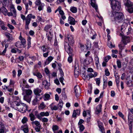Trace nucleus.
<instances>
[{
	"mask_svg": "<svg viewBox=\"0 0 133 133\" xmlns=\"http://www.w3.org/2000/svg\"><path fill=\"white\" fill-rule=\"evenodd\" d=\"M14 104L15 105H12V107L20 112L24 113L27 110V106L23 103L16 101L14 102Z\"/></svg>",
	"mask_w": 133,
	"mask_h": 133,
	"instance_id": "obj_1",
	"label": "nucleus"
},
{
	"mask_svg": "<svg viewBox=\"0 0 133 133\" xmlns=\"http://www.w3.org/2000/svg\"><path fill=\"white\" fill-rule=\"evenodd\" d=\"M111 17L116 23H123L124 20V15L121 12H112Z\"/></svg>",
	"mask_w": 133,
	"mask_h": 133,
	"instance_id": "obj_2",
	"label": "nucleus"
},
{
	"mask_svg": "<svg viewBox=\"0 0 133 133\" xmlns=\"http://www.w3.org/2000/svg\"><path fill=\"white\" fill-rule=\"evenodd\" d=\"M111 2V7L113 10L116 12L117 11H119L121 8L120 4L118 1L116 0H110Z\"/></svg>",
	"mask_w": 133,
	"mask_h": 133,
	"instance_id": "obj_3",
	"label": "nucleus"
},
{
	"mask_svg": "<svg viewBox=\"0 0 133 133\" xmlns=\"http://www.w3.org/2000/svg\"><path fill=\"white\" fill-rule=\"evenodd\" d=\"M124 5L127 8L128 11L130 14L133 13V2L130 0H125L124 1Z\"/></svg>",
	"mask_w": 133,
	"mask_h": 133,
	"instance_id": "obj_4",
	"label": "nucleus"
},
{
	"mask_svg": "<svg viewBox=\"0 0 133 133\" xmlns=\"http://www.w3.org/2000/svg\"><path fill=\"white\" fill-rule=\"evenodd\" d=\"M21 18L23 21H25V22L30 23L31 18L34 19L35 18V15H32V14H30L27 16L26 18L25 16L22 14H21Z\"/></svg>",
	"mask_w": 133,
	"mask_h": 133,
	"instance_id": "obj_5",
	"label": "nucleus"
},
{
	"mask_svg": "<svg viewBox=\"0 0 133 133\" xmlns=\"http://www.w3.org/2000/svg\"><path fill=\"white\" fill-rule=\"evenodd\" d=\"M69 43L67 42H64V48L65 51L67 52L69 55L71 54L72 50L70 46Z\"/></svg>",
	"mask_w": 133,
	"mask_h": 133,
	"instance_id": "obj_6",
	"label": "nucleus"
},
{
	"mask_svg": "<svg viewBox=\"0 0 133 133\" xmlns=\"http://www.w3.org/2000/svg\"><path fill=\"white\" fill-rule=\"evenodd\" d=\"M122 41L125 45H127L130 41V37L128 36H122Z\"/></svg>",
	"mask_w": 133,
	"mask_h": 133,
	"instance_id": "obj_7",
	"label": "nucleus"
},
{
	"mask_svg": "<svg viewBox=\"0 0 133 133\" xmlns=\"http://www.w3.org/2000/svg\"><path fill=\"white\" fill-rule=\"evenodd\" d=\"M74 92L75 93V95L77 97H78L80 95L81 90L79 87L78 88L77 86H75L74 88Z\"/></svg>",
	"mask_w": 133,
	"mask_h": 133,
	"instance_id": "obj_8",
	"label": "nucleus"
},
{
	"mask_svg": "<svg viewBox=\"0 0 133 133\" xmlns=\"http://www.w3.org/2000/svg\"><path fill=\"white\" fill-rule=\"evenodd\" d=\"M33 92L36 97H37L38 96H41L40 94L42 92V90L39 88H37L34 89Z\"/></svg>",
	"mask_w": 133,
	"mask_h": 133,
	"instance_id": "obj_9",
	"label": "nucleus"
},
{
	"mask_svg": "<svg viewBox=\"0 0 133 133\" xmlns=\"http://www.w3.org/2000/svg\"><path fill=\"white\" fill-rule=\"evenodd\" d=\"M67 38L68 40V43L70 44H73L74 42L73 36L70 35H68L67 37Z\"/></svg>",
	"mask_w": 133,
	"mask_h": 133,
	"instance_id": "obj_10",
	"label": "nucleus"
},
{
	"mask_svg": "<svg viewBox=\"0 0 133 133\" xmlns=\"http://www.w3.org/2000/svg\"><path fill=\"white\" fill-rule=\"evenodd\" d=\"M31 98L32 96L31 95H25L23 96L24 100L29 103H30Z\"/></svg>",
	"mask_w": 133,
	"mask_h": 133,
	"instance_id": "obj_11",
	"label": "nucleus"
},
{
	"mask_svg": "<svg viewBox=\"0 0 133 133\" xmlns=\"http://www.w3.org/2000/svg\"><path fill=\"white\" fill-rule=\"evenodd\" d=\"M68 21L70 24L74 25L75 24L76 21L74 18L71 16L69 17Z\"/></svg>",
	"mask_w": 133,
	"mask_h": 133,
	"instance_id": "obj_12",
	"label": "nucleus"
},
{
	"mask_svg": "<svg viewBox=\"0 0 133 133\" xmlns=\"http://www.w3.org/2000/svg\"><path fill=\"white\" fill-rule=\"evenodd\" d=\"M52 25L50 24H47L44 27V30L47 32L48 31L52 30Z\"/></svg>",
	"mask_w": 133,
	"mask_h": 133,
	"instance_id": "obj_13",
	"label": "nucleus"
},
{
	"mask_svg": "<svg viewBox=\"0 0 133 133\" xmlns=\"http://www.w3.org/2000/svg\"><path fill=\"white\" fill-rule=\"evenodd\" d=\"M10 10L11 12H12L14 17H16L17 16V14L16 10L14 6H12L11 7Z\"/></svg>",
	"mask_w": 133,
	"mask_h": 133,
	"instance_id": "obj_14",
	"label": "nucleus"
},
{
	"mask_svg": "<svg viewBox=\"0 0 133 133\" xmlns=\"http://www.w3.org/2000/svg\"><path fill=\"white\" fill-rule=\"evenodd\" d=\"M49 115V113L48 111L42 112L40 113V116L41 117V118L39 119L41 120L42 119V117L44 116H48Z\"/></svg>",
	"mask_w": 133,
	"mask_h": 133,
	"instance_id": "obj_15",
	"label": "nucleus"
},
{
	"mask_svg": "<svg viewBox=\"0 0 133 133\" xmlns=\"http://www.w3.org/2000/svg\"><path fill=\"white\" fill-rule=\"evenodd\" d=\"M80 113V111L79 110L77 109L76 110H74L73 111L72 115V117L75 118L76 117L77 115H79Z\"/></svg>",
	"mask_w": 133,
	"mask_h": 133,
	"instance_id": "obj_16",
	"label": "nucleus"
},
{
	"mask_svg": "<svg viewBox=\"0 0 133 133\" xmlns=\"http://www.w3.org/2000/svg\"><path fill=\"white\" fill-rule=\"evenodd\" d=\"M19 39L21 41L20 42L22 44L23 46L24 47V45L26 43V41L25 39L22 37L21 33H20Z\"/></svg>",
	"mask_w": 133,
	"mask_h": 133,
	"instance_id": "obj_17",
	"label": "nucleus"
},
{
	"mask_svg": "<svg viewBox=\"0 0 133 133\" xmlns=\"http://www.w3.org/2000/svg\"><path fill=\"white\" fill-rule=\"evenodd\" d=\"M91 5L95 8L96 11L98 12V8L97 5L95 4V0H90Z\"/></svg>",
	"mask_w": 133,
	"mask_h": 133,
	"instance_id": "obj_18",
	"label": "nucleus"
},
{
	"mask_svg": "<svg viewBox=\"0 0 133 133\" xmlns=\"http://www.w3.org/2000/svg\"><path fill=\"white\" fill-rule=\"evenodd\" d=\"M42 83L43 85H44V87L45 89H48L50 85V84L47 81L44 80L42 82Z\"/></svg>",
	"mask_w": 133,
	"mask_h": 133,
	"instance_id": "obj_19",
	"label": "nucleus"
},
{
	"mask_svg": "<svg viewBox=\"0 0 133 133\" xmlns=\"http://www.w3.org/2000/svg\"><path fill=\"white\" fill-rule=\"evenodd\" d=\"M8 10L4 6L1 8L0 5V12H1L4 15L6 16V14Z\"/></svg>",
	"mask_w": 133,
	"mask_h": 133,
	"instance_id": "obj_20",
	"label": "nucleus"
},
{
	"mask_svg": "<svg viewBox=\"0 0 133 133\" xmlns=\"http://www.w3.org/2000/svg\"><path fill=\"white\" fill-rule=\"evenodd\" d=\"M8 131V129H6L4 126H2L0 128V133H6Z\"/></svg>",
	"mask_w": 133,
	"mask_h": 133,
	"instance_id": "obj_21",
	"label": "nucleus"
},
{
	"mask_svg": "<svg viewBox=\"0 0 133 133\" xmlns=\"http://www.w3.org/2000/svg\"><path fill=\"white\" fill-rule=\"evenodd\" d=\"M21 128L24 133H27L29 131L28 127L27 125L22 126V127Z\"/></svg>",
	"mask_w": 133,
	"mask_h": 133,
	"instance_id": "obj_22",
	"label": "nucleus"
},
{
	"mask_svg": "<svg viewBox=\"0 0 133 133\" xmlns=\"http://www.w3.org/2000/svg\"><path fill=\"white\" fill-rule=\"evenodd\" d=\"M54 59V57L52 56H49L46 59L45 62V65H47L49 64Z\"/></svg>",
	"mask_w": 133,
	"mask_h": 133,
	"instance_id": "obj_23",
	"label": "nucleus"
},
{
	"mask_svg": "<svg viewBox=\"0 0 133 133\" xmlns=\"http://www.w3.org/2000/svg\"><path fill=\"white\" fill-rule=\"evenodd\" d=\"M49 47H46L45 45L42 46L41 48V49L43 53L46 52L48 51H49Z\"/></svg>",
	"mask_w": 133,
	"mask_h": 133,
	"instance_id": "obj_24",
	"label": "nucleus"
},
{
	"mask_svg": "<svg viewBox=\"0 0 133 133\" xmlns=\"http://www.w3.org/2000/svg\"><path fill=\"white\" fill-rule=\"evenodd\" d=\"M50 108L52 110H56L58 109V107L56 105H54V103H51L49 106Z\"/></svg>",
	"mask_w": 133,
	"mask_h": 133,
	"instance_id": "obj_25",
	"label": "nucleus"
},
{
	"mask_svg": "<svg viewBox=\"0 0 133 133\" xmlns=\"http://www.w3.org/2000/svg\"><path fill=\"white\" fill-rule=\"evenodd\" d=\"M102 105L101 104H99L98 105L96 109V112L97 114L100 113L101 111Z\"/></svg>",
	"mask_w": 133,
	"mask_h": 133,
	"instance_id": "obj_26",
	"label": "nucleus"
},
{
	"mask_svg": "<svg viewBox=\"0 0 133 133\" xmlns=\"http://www.w3.org/2000/svg\"><path fill=\"white\" fill-rule=\"evenodd\" d=\"M33 111V114L34 113V114L37 117V118L39 119L41 118V117L40 116V113L39 114L37 110L35 111L34 110H33L32 111Z\"/></svg>",
	"mask_w": 133,
	"mask_h": 133,
	"instance_id": "obj_27",
	"label": "nucleus"
},
{
	"mask_svg": "<svg viewBox=\"0 0 133 133\" xmlns=\"http://www.w3.org/2000/svg\"><path fill=\"white\" fill-rule=\"evenodd\" d=\"M33 111H31V112L29 115V116L30 118V120L32 121H33L36 118L35 115L33 114Z\"/></svg>",
	"mask_w": 133,
	"mask_h": 133,
	"instance_id": "obj_28",
	"label": "nucleus"
},
{
	"mask_svg": "<svg viewBox=\"0 0 133 133\" xmlns=\"http://www.w3.org/2000/svg\"><path fill=\"white\" fill-rule=\"evenodd\" d=\"M16 46L18 48H20L22 47H24L22 45V44L20 41H17L15 43Z\"/></svg>",
	"mask_w": 133,
	"mask_h": 133,
	"instance_id": "obj_29",
	"label": "nucleus"
},
{
	"mask_svg": "<svg viewBox=\"0 0 133 133\" xmlns=\"http://www.w3.org/2000/svg\"><path fill=\"white\" fill-rule=\"evenodd\" d=\"M125 45L124 44H121L118 45V47L119 49V52L121 53L122 50L124 49Z\"/></svg>",
	"mask_w": 133,
	"mask_h": 133,
	"instance_id": "obj_30",
	"label": "nucleus"
},
{
	"mask_svg": "<svg viewBox=\"0 0 133 133\" xmlns=\"http://www.w3.org/2000/svg\"><path fill=\"white\" fill-rule=\"evenodd\" d=\"M128 120L130 123H133V116L132 115L130 114L128 115Z\"/></svg>",
	"mask_w": 133,
	"mask_h": 133,
	"instance_id": "obj_31",
	"label": "nucleus"
},
{
	"mask_svg": "<svg viewBox=\"0 0 133 133\" xmlns=\"http://www.w3.org/2000/svg\"><path fill=\"white\" fill-rule=\"evenodd\" d=\"M98 126L100 131L102 133H105L103 127V124H98Z\"/></svg>",
	"mask_w": 133,
	"mask_h": 133,
	"instance_id": "obj_32",
	"label": "nucleus"
},
{
	"mask_svg": "<svg viewBox=\"0 0 133 133\" xmlns=\"http://www.w3.org/2000/svg\"><path fill=\"white\" fill-rule=\"evenodd\" d=\"M25 92L26 95H31L32 92V91L30 89H26L25 90Z\"/></svg>",
	"mask_w": 133,
	"mask_h": 133,
	"instance_id": "obj_33",
	"label": "nucleus"
},
{
	"mask_svg": "<svg viewBox=\"0 0 133 133\" xmlns=\"http://www.w3.org/2000/svg\"><path fill=\"white\" fill-rule=\"evenodd\" d=\"M79 69H76L75 67L74 69V74L76 77H77L79 74Z\"/></svg>",
	"mask_w": 133,
	"mask_h": 133,
	"instance_id": "obj_34",
	"label": "nucleus"
},
{
	"mask_svg": "<svg viewBox=\"0 0 133 133\" xmlns=\"http://www.w3.org/2000/svg\"><path fill=\"white\" fill-rule=\"evenodd\" d=\"M63 105V101L62 100H60L59 103L58 104V107L59 108V109H61Z\"/></svg>",
	"mask_w": 133,
	"mask_h": 133,
	"instance_id": "obj_35",
	"label": "nucleus"
},
{
	"mask_svg": "<svg viewBox=\"0 0 133 133\" xmlns=\"http://www.w3.org/2000/svg\"><path fill=\"white\" fill-rule=\"evenodd\" d=\"M45 6V4L44 3H41L40 5H39L38 7V9L39 11L43 10L44 6Z\"/></svg>",
	"mask_w": 133,
	"mask_h": 133,
	"instance_id": "obj_36",
	"label": "nucleus"
},
{
	"mask_svg": "<svg viewBox=\"0 0 133 133\" xmlns=\"http://www.w3.org/2000/svg\"><path fill=\"white\" fill-rule=\"evenodd\" d=\"M52 129L54 133H55V131L58 130L59 128L57 125H52Z\"/></svg>",
	"mask_w": 133,
	"mask_h": 133,
	"instance_id": "obj_37",
	"label": "nucleus"
},
{
	"mask_svg": "<svg viewBox=\"0 0 133 133\" xmlns=\"http://www.w3.org/2000/svg\"><path fill=\"white\" fill-rule=\"evenodd\" d=\"M38 98V97H36V98L34 99L32 103L33 105H35L38 104L39 100L37 99Z\"/></svg>",
	"mask_w": 133,
	"mask_h": 133,
	"instance_id": "obj_38",
	"label": "nucleus"
},
{
	"mask_svg": "<svg viewBox=\"0 0 133 133\" xmlns=\"http://www.w3.org/2000/svg\"><path fill=\"white\" fill-rule=\"evenodd\" d=\"M70 10L73 13H76L77 12V8L75 7H72L70 8Z\"/></svg>",
	"mask_w": 133,
	"mask_h": 133,
	"instance_id": "obj_39",
	"label": "nucleus"
},
{
	"mask_svg": "<svg viewBox=\"0 0 133 133\" xmlns=\"http://www.w3.org/2000/svg\"><path fill=\"white\" fill-rule=\"evenodd\" d=\"M31 124H34L37 126H41L40 123L38 121H33L31 122Z\"/></svg>",
	"mask_w": 133,
	"mask_h": 133,
	"instance_id": "obj_40",
	"label": "nucleus"
},
{
	"mask_svg": "<svg viewBox=\"0 0 133 133\" xmlns=\"http://www.w3.org/2000/svg\"><path fill=\"white\" fill-rule=\"evenodd\" d=\"M95 61L96 64L97 65L99 63V58L97 55L95 56Z\"/></svg>",
	"mask_w": 133,
	"mask_h": 133,
	"instance_id": "obj_41",
	"label": "nucleus"
},
{
	"mask_svg": "<svg viewBox=\"0 0 133 133\" xmlns=\"http://www.w3.org/2000/svg\"><path fill=\"white\" fill-rule=\"evenodd\" d=\"M45 107L44 103L43 102H42L39 106V108L40 109H44Z\"/></svg>",
	"mask_w": 133,
	"mask_h": 133,
	"instance_id": "obj_42",
	"label": "nucleus"
},
{
	"mask_svg": "<svg viewBox=\"0 0 133 133\" xmlns=\"http://www.w3.org/2000/svg\"><path fill=\"white\" fill-rule=\"evenodd\" d=\"M79 130L80 132L83 131L85 129V127L83 125H79Z\"/></svg>",
	"mask_w": 133,
	"mask_h": 133,
	"instance_id": "obj_43",
	"label": "nucleus"
},
{
	"mask_svg": "<svg viewBox=\"0 0 133 133\" xmlns=\"http://www.w3.org/2000/svg\"><path fill=\"white\" fill-rule=\"evenodd\" d=\"M45 72L47 75H48L49 76V78L50 77V74L49 70L47 68H45L44 70Z\"/></svg>",
	"mask_w": 133,
	"mask_h": 133,
	"instance_id": "obj_44",
	"label": "nucleus"
},
{
	"mask_svg": "<svg viewBox=\"0 0 133 133\" xmlns=\"http://www.w3.org/2000/svg\"><path fill=\"white\" fill-rule=\"evenodd\" d=\"M46 36L48 41H50V42H51L52 37V36H50L48 34H46Z\"/></svg>",
	"mask_w": 133,
	"mask_h": 133,
	"instance_id": "obj_45",
	"label": "nucleus"
},
{
	"mask_svg": "<svg viewBox=\"0 0 133 133\" xmlns=\"http://www.w3.org/2000/svg\"><path fill=\"white\" fill-rule=\"evenodd\" d=\"M37 19H38V22H44V20L41 17L39 16H37Z\"/></svg>",
	"mask_w": 133,
	"mask_h": 133,
	"instance_id": "obj_46",
	"label": "nucleus"
},
{
	"mask_svg": "<svg viewBox=\"0 0 133 133\" xmlns=\"http://www.w3.org/2000/svg\"><path fill=\"white\" fill-rule=\"evenodd\" d=\"M108 45L110 48H114L115 47V45H113L112 43L109 41L108 43Z\"/></svg>",
	"mask_w": 133,
	"mask_h": 133,
	"instance_id": "obj_47",
	"label": "nucleus"
},
{
	"mask_svg": "<svg viewBox=\"0 0 133 133\" xmlns=\"http://www.w3.org/2000/svg\"><path fill=\"white\" fill-rule=\"evenodd\" d=\"M117 67L119 68H120L121 67V61L118 60L117 61Z\"/></svg>",
	"mask_w": 133,
	"mask_h": 133,
	"instance_id": "obj_48",
	"label": "nucleus"
},
{
	"mask_svg": "<svg viewBox=\"0 0 133 133\" xmlns=\"http://www.w3.org/2000/svg\"><path fill=\"white\" fill-rule=\"evenodd\" d=\"M34 76H36L38 78H41L42 77V76L39 72L35 75Z\"/></svg>",
	"mask_w": 133,
	"mask_h": 133,
	"instance_id": "obj_49",
	"label": "nucleus"
},
{
	"mask_svg": "<svg viewBox=\"0 0 133 133\" xmlns=\"http://www.w3.org/2000/svg\"><path fill=\"white\" fill-rule=\"evenodd\" d=\"M28 121V119L27 117H24L22 120V122L23 123H26Z\"/></svg>",
	"mask_w": 133,
	"mask_h": 133,
	"instance_id": "obj_50",
	"label": "nucleus"
},
{
	"mask_svg": "<svg viewBox=\"0 0 133 133\" xmlns=\"http://www.w3.org/2000/svg\"><path fill=\"white\" fill-rule=\"evenodd\" d=\"M50 96V95L48 94H46L45 95V97H44V100L45 101L49 99Z\"/></svg>",
	"mask_w": 133,
	"mask_h": 133,
	"instance_id": "obj_51",
	"label": "nucleus"
},
{
	"mask_svg": "<svg viewBox=\"0 0 133 133\" xmlns=\"http://www.w3.org/2000/svg\"><path fill=\"white\" fill-rule=\"evenodd\" d=\"M36 5L38 6L42 3L41 0H36L35 3Z\"/></svg>",
	"mask_w": 133,
	"mask_h": 133,
	"instance_id": "obj_52",
	"label": "nucleus"
},
{
	"mask_svg": "<svg viewBox=\"0 0 133 133\" xmlns=\"http://www.w3.org/2000/svg\"><path fill=\"white\" fill-rule=\"evenodd\" d=\"M31 38L30 37H29L28 38V45L29 47L31 45Z\"/></svg>",
	"mask_w": 133,
	"mask_h": 133,
	"instance_id": "obj_53",
	"label": "nucleus"
},
{
	"mask_svg": "<svg viewBox=\"0 0 133 133\" xmlns=\"http://www.w3.org/2000/svg\"><path fill=\"white\" fill-rule=\"evenodd\" d=\"M96 84L98 85L99 86L100 83V78H98L95 79Z\"/></svg>",
	"mask_w": 133,
	"mask_h": 133,
	"instance_id": "obj_54",
	"label": "nucleus"
},
{
	"mask_svg": "<svg viewBox=\"0 0 133 133\" xmlns=\"http://www.w3.org/2000/svg\"><path fill=\"white\" fill-rule=\"evenodd\" d=\"M7 26L11 30H13L15 28V27L13 26L9 23L8 24Z\"/></svg>",
	"mask_w": 133,
	"mask_h": 133,
	"instance_id": "obj_55",
	"label": "nucleus"
},
{
	"mask_svg": "<svg viewBox=\"0 0 133 133\" xmlns=\"http://www.w3.org/2000/svg\"><path fill=\"white\" fill-rule=\"evenodd\" d=\"M111 58V57L110 56H108L105 57L104 58L105 61L107 62Z\"/></svg>",
	"mask_w": 133,
	"mask_h": 133,
	"instance_id": "obj_56",
	"label": "nucleus"
},
{
	"mask_svg": "<svg viewBox=\"0 0 133 133\" xmlns=\"http://www.w3.org/2000/svg\"><path fill=\"white\" fill-rule=\"evenodd\" d=\"M105 75L107 76H109L110 75V73L108 69H105Z\"/></svg>",
	"mask_w": 133,
	"mask_h": 133,
	"instance_id": "obj_57",
	"label": "nucleus"
},
{
	"mask_svg": "<svg viewBox=\"0 0 133 133\" xmlns=\"http://www.w3.org/2000/svg\"><path fill=\"white\" fill-rule=\"evenodd\" d=\"M42 122H47L48 121V119L47 118L45 117L42 118L41 119Z\"/></svg>",
	"mask_w": 133,
	"mask_h": 133,
	"instance_id": "obj_58",
	"label": "nucleus"
},
{
	"mask_svg": "<svg viewBox=\"0 0 133 133\" xmlns=\"http://www.w3.org/2000/svg\"><path fill=\"white\" fill-rule=\"evenodd\" d=\"M49 52V51H48L45 53H43V56L45 58L47 57L48 55V54Z\"/></svg>",
	"mask_w": 133,
	"mask_h": 133,
	"instance_id": "obj_59",
	"label": "nucleus"
},
{
	"mask_svg": "<svg viewBox=\"0 0 133 133\" xmlns=\"http://www.w3.org/2000/svg\"><path fill=\"white\" fill-rule=\"evenodd\" d=\"M39 72L37 69H34L32 71V73L34 75Z\"/></svg>",
	"mask_w": 133,
	"mask_h": 133,
	"instance_id": "obj_60",
	"label": "nucleus"
},
{
	"mask_svg": "<svg viewBox=\"0 0 133 133\" xmlns=\"http://www.w3.org/2000/svg\"><path fill=\"white\" fill-rule=\"evenodd\" d=\"M107 81L106 80H103V88H105L107 87Z\"/></svg>",
	"mask_w": 133,
	"mask_h": 133,
	"instance_id": "obj_61",
	"label": "nucleus"
},
{
	"mask_svg": "<svg viewBox=\"0 0 133 133\" xmlns=\"http://www.w3.org/2000/svg\"><path fill=\"white\" fill-rule=\"evenodd\" d=\"M64 80V78L63 77V76H61V77L59 78V80L60 82L62 84L64 85V84L63 83V80Z\"/></svg>",
	"mask_w": 133,
	"mask_h": 133,
	"instance_id": "obj_62",
	"label": "nucleus"
},
{
	"mask_svg": "<svg viewBox=\"0 0 133 133\" xmlns=\"http://www.w3.org/2000/svg\"><path fill=\"white\" fill-rule=\"evenodd\" d=\"M125 26H124V24H123L121 26V31L122 32H123V31L124 30H125Z\"/></svg>",
	"mask_w": 133,
	"mask_h": 133,
	"instance_id": "obj_63",
	"label": "nucleus"
},
{
	"mask_svg": "<svg viewBox=\"0 0 133 133\" xmlns=\"http://www.w3.org/2000/svg\"><path fill=\"white\" fill-rule=\"evenodd\" d=\"M92 87H90L88 88V93L90 94H91L92 93Z\"/></svg>",
	"mask_w": 133,
	"mask_h": 133,
	"instance_id": "obj_64",
	"label": "nucleus"
}]
</instances>
